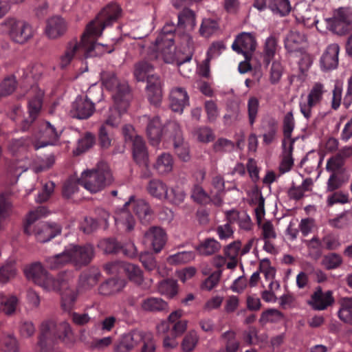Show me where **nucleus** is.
<instances>
[{
    "label": "nucleus",
    "mask_w": 352,
    "mask_h": 352,
    "mask_svg": "<svg viewBox=\"0 0 352 352\" xmlns=\"http://www.w3.org/2000/svg\"><path fill=\"white\" fill-rule=\"evenodd\" d=\"M186 197V194L184 190L180 187L176 186L171 188L170 193L168 192V197L165 199L175 205H179L184 201Z\"/></svg>",
    "instance_id": "864d4df0"
},
{
    "label": "nucleus",
    "mask_w": 352,
    "mask_h": 352,
    "mask_svg": "<svg viewBox=\"0 0 352 352\" xmlns=\"http://www.w3.org/2000/svg\"><path fill=\"white\" fill-rule=\"evenodd\" d=\"M194 258V253L192 252H180L175 254L170 255L166 261L170 265H179L189 262Z\"/></svg>",
    "instance_id": "49530a36"
},
{
    "label": "nucleus",
    "mask_w": 352,
    "mask_h": 352,
    "mask_svg": "<svg viewBox=\"0 0 352 352\" xmlns=\"http://www.w3.org/2000/svg\"><path fill=\"white\" fill-rule=\"evenodd\" d=\"M268 8L274 14L285 16L291 11V5L289 0H269Z\"/></svg>",
    "instance_id": "58836bf2"
},
{
    "label": "nucleus",
    "mask_w": 352,
    "mask_h": 352,
    "mask_svg": "<svg viewBox=\"0 0 352 352\" xmlns=\"http://www.w3.org/2000/svg\"><path fill=\"white\" fill-rule=\"evenodd\" d=\"M66 21L60 16H54L49 19L45 27L46 35L52 39L62 36L67 31Z\"/></svg>",
    "instance_id": "a878e982"
},
{
    "label": "nucleus",
    "mask_w": 352,
    "mask_h": 352,
    "mask_svg": "<svg viewBox=\"0 0 352 352\" xmlns=\"http://www.w3.org/2000/svg\"><path fill=\"white\" fill-rule=\"evenodd\" d=\"M148 99L151 103L157 105L162 99L161 80L159 77H151L146 85Z\"/></svg>",
    "instance_id": "bb28decb"
},
{
    "label": "nucleus",
    "mask_w": 352,
    "mask_h": 352,
    "mask_svg": "<svg viewBox=\"0 0 352 352\" xmlns=\"http://www.w3.org/2000/svg\"><path fill=\"white\" fill-rule=\"evenodd\" d=\"M140 261L146 270L151 272L157 268V262L154 255L148 252L141 253L140 255Z\"/></svg>",
    "instance_id": "6e6d98bb"
},
{
    "label": "nucleus",
    "mask_w": 352,
    "mask_h": 352,
    "mask_svg": "<svg viewBox=\"0 0 352 352\" xmlns=\"http://www.w3.org/2000/svg\"><path fill=\"white\" fill-rule=\"evenodd\" d=\"M99 247L107 254H119L120 244L114 239H105L99 243Z\"/></svg>",
    "instance_id": "603ef678"
},
{
    "label": "nucleus",
    "mask_w": 352,
    "mask_h": 352,
    "mask_svg": "<svg viewBox=\"0 0 352 352\" xmlns=\"http://www.w3.org/2000/svg\"><path fill=\"white\" fill-rule=\"evenodd\" d=\"M342 263V257L336 253H331L325 256L324 258V264L327 270L337 268Z\"/></svg>",
    "instance_id": "680f3d73"
},
{
    "label": "nucleus",
    "mask_w": 352,
    "mask_h": 352,
    "mask_svg": "<svg viewBox=\"0 0 352 352\" xmlns=\"http://www.w3.org/2000/svg\"><path fill=\"white\" fill-rule=\"evenodd\" d=\"M221 248L220 243L212 238L206 239L197 247V250L202 255H211L218 252Z\"/></svg>",
    "instance_id": "c9c22d12"
},
{
    "label": "nucleus",
    "mask_w": 352,
    "mask_h": 352,
    "mask_svg": "<svg viewBox=\"0 0 352 352\" xmlns=\"http://www.w3.org/2000/svg\"><path fill=\"white\" fill-rule=\"evenodd\" d=\"M231 47L234 52L242 54L245 60H250L256 48V41L252 34L242 32L236 36Z\"/></svg>",
    "instance_id": "4468645a"
},
{
    "label": "nucleus",
    "mask_w": 352,
    "mask_h": 352,
    "mask_svg": "<svg viewBox=\"0 0 352 352\" xmlns=\"http://www.w3.org/2000/svg\"><path fill=\"white\" fill-rule=\"evenodd\" d=\"M133 129L131 126H125L123 133L126 141L132 142L133 157L135 162L140 166L147 167L148 163V154L146 144L143 138L140 135L131 134Z\"/></svg>",
    "instance_id": "9d476101"
},
{
    "label": "nucleus",
    "mask_w": 352,
    "mask_h": 352,
    "mask_svg": "<svg viewBox=\"0 0 352 352\" xmlns=\"http://www.w3.org/2000/svg\"><path fill=\"white\" fill-rule=\"evenodd\" d=\"M122 268L131 281L138 285L142 283V272L138 265L129 263H122Z\"/></svg>",
    "instance_id": "e433bc0d"
},
{
    "label": "nucleus",
    "mask_w": 352,
    "mask_h": 352,
    "mask_svg": "<svg viewBox=\"0 0 352 352\" xmlns=\"http://www.w3.org/2000/svg\"><path fill=\"white\" fill-rule=\"evenodd\" d=\"M263 128L265 130L263 135V142L266 144H270L274 140L278 131V121L274 118H270L266 120V124Z\"/></svg>",
    "instance_id": "72a5a7b5"
},
{
    "label": "nucleus",
    "mask_w": 352,
    "mask_h": 352,
    "mask_svg": "<svg viewBox=\"0 0 352 352\" xmlns=\"http://www.w3.org/2000/svg\"><path fill=\"white\" fill-rule=\"evenodd\" d=\"M103 85L108 89L116 87V93L113 96L115 104L113 110L123 111L129 106L130 93L129 86L125 84H118V79L113 72H104L101 74Z\"/></svg>",
    "instance_id": "6e6552de"
},
{
    "label": "nucleus",
    "mask_w": 352,
    "mask_h": 352,
    "mask_svg": "<svg viewBox=\"0 0 352 352\" xmlns=\"http://www.w3.org/2000/svg\"><path fill=\"white\" fill-rule=\"evenodd\" d=\"M95 111V104L87 96H78L72 103L71 116L78 119H87Z\"/></svg>",
    "instance_id": "6ab92c4d"
},
{
    "label": "nucleus",
    "mask_w": 352,
    "mask_h": 352,
    "mask_svg": "<svg viewBox=\"0 0 352 352\" xmlns=\"http://www.w3.org/2000/svg\"><path fill=\"white\" fill-rule=\"evenodd\" d=\"M241 243L239 241L231 243L224 249V254L230 260L236 259L241 250Z\"/></svg>",
    "instance_id": "e2e57ef3"
},
{
    "label": "nucleus",
    "mask_w": 352,
    "mask_h": 352,
    "mask_svg": "<svg viewBox=\"0 0 352 352\" xmlns=\"http://www.w3.org/2000/svg\"><path fill=\"white\" fill-rule=\"evenodd\" d=\"M111 115L109 116L105 122L100 127L99 129V145L101 148H108L111 144V139L109 137V129L111 127L116 126L120 123V111L110 109Z\"/></svg>",
    "instance_id": "a211bd4d"
},
{
    "label": "nucleus",
    "mask_w": 352,
    "mask_h": 352,
    "mask_svg": "<svg viewBox=\"0 0 352 352\" xmlns=\"http://www.w3.org/2000/svg\"><path fill=\"white\" fill-rule=\"evenodd\" d=\"M283 66L279 61H273L270 70V81L272 84L277 83L283 74Z\"/></svg>",
    "instance_id": "69168bd1"
},
{
    "label": "nucleus",
    "mask_w": 352,
    "mask_h": 352,
    "mask_svg": "<svg viewBox=\"0 0 352 352\" xmlns=\"http://www.w3.org/2000/svg\"><path fill=\"white\" fill-rule=\"evenodd\" d=\"M247 106L249 124L253 126L258 116L259 109L258 99L254 96H251L248 99Z\"/></svg>",
    "instance_id": "de8ad7c7"
},
{
    "label": "nucleus",
    "mask_w": 352,
    "mask_h": 352,
    "mask_svg": "<svg viewBox=\"0 0 352 352\" xmlns=\"http://www.w3.org/2000/svg\"><path fill=\"white\" fill-rule=\"evenodd\" d=\"M224 340L226 352H237L240 349L241 342L236 338V333L233 331H227L222 333Z\"/></svg>",
    "instance_id": "4c0bfd02"
},
{
    "label": "nucleus",
    "mask_w": 352,
    "mask_h": 352,
    "mask_svg": "<svg viewBox=\"0 0 352 352\" xmlns=\"http://www.w3.org/2000/svg\"><path fill=\"white\" fill-rule=\"evenodd\" d=\"M191 198L192 200L199 204H208L210 199L208 193L199 184H195L191 190Z\"/></svg>",
    "instance_id": "09e8293b"
},
{
    "label": "nucleus",
    "mask_w": 352,
    "mask_h": 352,
    "mask_svg": "<svg viewBox=\"0 0 352 352\" xmlns=\"http://www.w3.org/2000/svg\"><path fill=\"white\" fill-rule=\"evenodd\" d=\"M96 143V138L90 132H86L78 141V145L75 153L80 155L91 148Z\"/></svg>",
    "instance_id": "79ce46f5"
},
{
    "label": "nucleus",
    "mask_w": 352,
    "mask_h": 352,
    "mask_svg": "<svg viewBox=\"0 0 352 352\" xmlns=\"http://www.w3.org/2000/svg\"><path fill=\"white\" fill-rule=\"evenodd\" d=\"M122 13L121 8L116 3H111L104 7L86 27L80 42L72 40L69 42L63 54L60 58V67L65 69L74 58L86 59L96 56L100 44L96 41L102 31L118 21Z\"/></svg>",
    "instance_id": "f257e3e1"
},
{
    "label": "nucleus",
    "mask_w": 352,
    "mask_h": 352,
    "mask_svg": "<svg viewBox=\"0 0 352 352\" xmlns=\"http://www.w3.org/2000/svg\"><path fill=\"white\" fill-rule=\"evenodd\" d=\"M1 349L4 352H18L19 344L12 335L5 336L1 340Z\"/></svg>",
    "instance_id": "5fc2aeb1"
},
{
    "label": "nucleus",
    "mask_w": 352,
    "mask_h": 352,
    "mask_svg": "<svg viewBox=\"0 0 352 352\" xmlns=\"http://www.w3.org/2000/svg\"><path fill=\"white\" fill-rule=\"evenodd\" d=\"M178 28H183L186 25L194 26L195 24V13L190 9H184L178 14Z\"/></svg>",
    "instance_id": "8fccbe9b"
},
{
    "label": "nucleus",
    "mask_w": 352,
    "mask_h": 352,
    "mask_svg": "<svg viewBox=\"0 0 352 352\" xmlns=\"http://www.w3.org/2000/svg\"><path fill=\"white\" fill-rule=\"evenodd\" d=\"M173 166V159L170 154L163 153L157 158L154 168L160 175H166L170 173Z\"/></svg>",
    "instance_id": "2f4dec72"
},
{
    "label": "nucleus",
    "mask_w": 352,
    "mask_h": 352,
    "mask_svg": "<svg viewBox=\"0 0 352 352\" xmlns=\"http://www.w3.org/2000/svg\"><path fill=\"white\" fill-rule=\"evenodd\" d=\"M284 44L288 52L302 53L307 45V38L305 33L292 30L286 36Z\"/></svg>",
    "instance_id": "412c9836"
},
{
    "label": "nucleus",
    "mask_w": 352,
    "mask_h": 352,
    "mask_svg": "<svg viewBox=\"0 0 352 352\" xmlns=\"http://www.w3.org/2000/svg\"><path fill=\"white\" fill-rule=\"evenodd\" d=\"M71 257V263L77 267L89 265L94 256V248L91 244L84 245H71L67 248Z\"/></svg>",
    "instance_id": "2eb2a0df"
},
{
    "label": "nucleus",
    "mask_w": 352,
    "mask_h": 352,
    "mask_svg": "<svg viewBox=\"0 0 352 352\" xmlns=\"http://www.w3.org/2000/svg\"><path fill=\"white\" fill-rule=\"evenodd\" d=\"M261 239L263 240H273L276 238L274 226L270 221L265 222L261 227Z\"/></svg>",
    "instance_id": "338daca9"
},
{
    "label": "nucleus",
    "mask_w": 352,
    "mask_h": 352,
    "mask_svg": "<svg viewBox=\"0 0 352 352\" xmlns=\"http://www.w3.org/2000/svg\"><path fill=\"white\" fill-rule=\"evenodd\" d=\"M42 107V101L40 98L35 97L28 102L29 119L23 120L21 124V129L23 131H28L33 122L37 118Z\"/></svg>",
    "instance_id": "c85d7f7f"
},
{
    "label": "nucleus",
    "mask_w": 352,
    "mask_h": 352,
    "mask_svg": "<svg viewBox=\"0 0 352 352\" xmlns=\"http://www.w3.org/2000/svg\"><path fill=\"white\" fill-rule=\"evenodd\" d=\"M146 242L150 243L153 250L160 252L166 242V234L164 230L159 227H151L144 234Z\"/></svg>",
    "instance_id": "393cba45"
},
{
    "label": "nucleus",
    "mask_w": 352,
    "mask_h": 352,
    "mask_svg": "<svg viewBox=\"0 0 352 352\" xmlns=\"http://www.w3.org/2000/svg\"><path fill=\"white\" fill-rule=\"evenodd\" d=\"M180 29L178 28V26L176 28L173 23H166L156 38L154 47L156 52L153 55L154 58H157L161 56L164 62L168 63L174 60L175 52L174 38L177 34H180Z\"/></svg>",
    "instance_id": "39448f33"
},
{
    "label": "nucleus",
    "mask_w": 352,
    "mask_h": 352,
    "mask_svg": "<svg viewBox=\"0 0 352 352\" xmlns=\"http://www.w3.org/2000/svg\"><path fill=\"white\" fill-rule=\"evenodd\" d=\"M173 129V146L176 155L184 162L190 160L189 145L184 141L182 133L179 124L176 122H170L168 125Z\"/></svg>",
    "instance_id": "aec40b11"
},
{
    "label": "nucleus",
    "mask_w": 352,
    "mask_h": 352,
    "mask_svg": "<svg viewBox=\"0 0 352 352\" xmlns=\"http://www.w3.org/2000/svg\"><path fill=\"white\" fill-rule=\"evenodd\" d=\"M219 28V24L217 21L205 19L201 25L199 32L204 37H209Z\"/></svg>",
    "instance_id": "3c124183"
},
{
    "label": "nucleus",
    "mask_w": 352,
    "mask_h": 352,
    "mask_svg": "<svg viewBox=\"0 0 352 352\" xmlns=\"http://www.w3.org/2000/svg\"><path fill=\"white\" fill-rule=\"evenodd\" d=\"M146 190L151 196L159 200H164L168 197V186L159 179H151Z\"/></svg>",
    "instance_id": "c756f323"
},
{
    "label": "nucleus",
    "mask_w": 352,
    "mask_h": 352,
    "mask_svg": "<svg viewBox=\"0 0 352 352\" xmlns=\"http://www.w3.org/2000/svg\"><path fill=\"white\" fill-rule=\"evenodd\" d=\"M17 87V81L14 76L6 77L0 83V98L12 94Z\"/></svg>",
    "instance_id": "37998d69"
},
{
    "label": "nucleus",
    "mask_w": 352,
    "mask_h": 352,
    "mask_svg": "<svg viewBox=\"0 0 352 352\" xmlns=\"http://www.w3.org/2000/svg\"><path fill=\"white\" fill-rule=\"evenodd\" d=\"M55 184L52 182H47L42 189V191L38 194L37 197V201L38 202H45L47 201L53 193L54 190Z\"/></svg>",
    "instance_id": "774afa93"
},
{
    "label": "nucleus",
    "mask_w": 352,
    "mask_h": 352,
    "mask_svg": "<svg viewBox=\"0 0 352 352\" xmlns=\"http://www.w3.org/2000/svg\"><path fill=\"white\" fill-rule=\"evenodd\" d=\"M111 173L107 166L96 169L87 170L82 173L78 184L91 193L103 190L110 183Z\"/></svg>",
    "instance_id": "0eeeda50"
},
{
    "label": "nucleus",
    "mask_w": 352,
    "mask_h": 352,
    "mask_svg": "<svg viewBox=\"0 0 352 352\" xmlns=\"http://www.w3.org/2000/svg\"><path fill=\"white\" fill-rule=\"evenodd\" d=\"M30 140L27 138H21L19 139H12L8 144V149L13 154L25 151L30 145Z\"/></svg>",
    "instance_id": "a18cd8bd"
},
{
    "label": "nucleus",
    "mask_w": 352,
    "mask_h": 352,
    "mask_svg": "<svg viewBox=\"0 0 352 352\" xmlns=\"http://www.w3.org/2000/svg\"><path fill=\"white\" fill-rule=\"evenodd\" d=\"M131 205L133 206L135 214L142 223H147L152 217L148 204L143 199L135 200L134 196H131L129 200L124 204L120 217L115 218L116 222L126 226L128 231L132 230L135 225V220L128 211V208Z\"/></svg>",
    "instance_id": "423d86ee"
},
{
    "label": "nucleus",
    "mask_w": 352,
    "mask_h": 352,
    "mask_svg": "<svg viewBox=\"0 0 352 352\" xmlns=\"http://www.w3.org/2000/svg\"><path fill=\"white\" fill-rule=\"evenodd\" d=\"M198 342V336L195 331H190L184 337L182 346L184 351L190 352L194 349Z\"/></svg>",
    "instance_id": "052dcab7"
},
{
    "label": "nucleus",
    "mask_w": 352,
    "mask_h": 352,
    "mask_svg": "<svg viewBox=\"0 0 352 352\" xmlns=\"http://www.w3.org/2000/svg\"><path fill=\"white\" fill-rule=\"evenodd\" d=\"M294 128V118L292 111L286 113L283 118V135L285 139H289Z\"/></svg>",
    "instance_id": "bf43d9fd"
},
{
    "label": "nucleus",
    "mask_w": 352,
    "mask_h": 352,
    "mask_svg": "<svg viewBox=\"0 0 352 352\" xmlns=\"http://www.w3.org/2000/svg\"><path fill=\"white\" fill-rule=\"evenodd\" d=\"M325 92L324 85L322 83L315 82L309 91L307 100L300 102V112L307 120L312 116L313 108L321 103Z\"/></svg>",
    "instance_id": "9b49d317"
},
{
    "label": "nucleus",
    "mask_w": 352,
    "mask_h": 352,
    "mask_svg": "<svg viewBox=\"0 0 352 352\" xmlns=\"http://www.w3.org/2000/svg\"><path fill=\"white\" fill-rule=\"evenodd\" d=\"M328 30L338 35H344L349 30V25L334 18H329L326 20Z\"/></svg>",
    "instance_id": "c03bdc74"
},
{
    "label": "nucleus",
    "mask_w": 352,
    "mask_h": 352,
    "mask_svg": "<svg viewBox=\"0 0 352 352\" xmlns=\"http://www.w3.org/2000/svg\"><path fill=\"white\" fill-rule=\"evenodd\" d=\"M144 339V332L133 330L124 334L114 346L116 352H129Z\"/></svg>",
    "instance_id": "4be33fe9"
},
{
    "label": "nucleus",
    "mask_w": 352,
    "mask_h": 352,
    "mask_svg": "<svg viewBox=\"0 0 352 352\" xmlns=\"http://www.w3.org/2000/svg\"><path fill=\"white\" fill-rule=\"evenodd\" d=\"M48 213L44 206H39L32 210L27 216L23 232L28 234H34L36 239L41 243H46L60 234L62 227L56 223L40 222L34 226V222L38 219L45 217Z\"/></svg>",
    "instance_id": "7ed1b4c3"
},
{
    "label": "nucleus",
    "mask_w": 352,
    "mask_h": 352,
    "mask_svg": "<svg viewBox=\"0 0 352 352\" xmlns=\"http://www.w3.org/2000/svg\"><path fill=\"white\" fill-rule=\"evenodd\" d=\"M71 332L69 324L63 321L56 323L53 320L42 322L38 346L40 352H51L58 340H63Z\"/></svg>",
    "instance_id": "20e7f679"
},
{
    "label": "nucleus",
    "mask_w": 352,
    "mask_h": 352,
    "mask_svg": "<svg viewBox=\"0 0 352 352\" xmlns=\"http://www.w3.org/2000/svg\"><path fill=\"white\" fill-rule=\"evenodd\" d=\"M334 302L333 292L331 290L323 291L320 286L315 288L308 300V305L315 311L326 310Z\"/></svg>",
    "instance_id": "dca6fc26"
},
{
    "label": "nucleus",
    "mask_w": 352,
    "mask_h": 352,
    "mask_svg": "<svg viewBox=\"0 0 352 352\" xmlns=\"http://www.w3.org/2000/svg\"><path fill=\"white\" fill-rule=\"evenodd\" d=\"M1 25L10 38L18 44H24L31 39L34 34L32 26L28 22L15 18H7Z\"/></svg>",
    "instance_id": "1a4fd4ad"
},
{
    "label": "nucleus",
    "mask_w": 352,
    "mask_h": 352,
    "mask_svg": "<svg viewBox=\"0 0 352 352\" xmlns=\"http://www.w3.org/2000/svg\"><path fill=\"white\" fill-rule=\"evenodd\" d=\"M183 311L178 309L173 311L168 316V320L162 322L157 326L158 332L169 331L171 335L177 337L182 336L187 328V320L181 319Z\"/></svg>",
    "instance_id": "ddd939ff"
},
{
    "label": "nucleus",
    "mask_w": 352,
    "mask_h": 352,
    "mask_svg": "<svg viewBox=\"0 0 352 352\" xmlns=\"http://www.w3.org/2000/svg\"><path fill=\"white\" fill-rule=\"evenodd\" d=\"M141 308L148 312H159L168 309V303L160 298L148 297L142 300Z\"/></svg>",
    "instance_id": "7c9ffc66"
},
{
    "label": "nucleus",
    "mask_w": 352,
    "mask_h": 352,
    "mask_svg": "<svg viewBox=\"0 0 352 352\" xmlns=\"http://www.w3.org/2000/svg\"><path fill=\"white\" fill-rule=\"evenodd\" d=\"M158 291L163 295L173 298L177 294L178 292L177 283L173 279L163 280L159 284Z\"/></svg>",
    "instance_id": "a19ab883"
},
{
    "label": "nucleus",
    "mask_w": 352,
    "mask_h": 352,
    "mask_svg": "<svg viewBox=\"0 0 352 352\" xmlns=\"http://www.w3.org/2000/svg\"><path fill=\"white\" fill-rule=\"evenodd\" d=\"M153 70L154 67L151 63L142 60L135 64L133 74L137 80L144 82L146 80L148 82L151 77H159L153 74Z\"/></svg>",
    "instance_id": "cd10ccee"
},
{
    "label": "nucleus",
    "mask_w": 352,
    "mask_h": 352,
    "mask_svg": "<svg viewBox=\"0 0 352 352\" xmlns=\"http://www.w3.org/2000/svg\"><path fill=\"white\" fill-rule=\"evenodd\" d=\"M226 49V45L221 41L214 42L211 44L207 51V58L212 60L219 56Z\"/></svg>",
    "instance_id": "0e129e2a"
},
{
    "label": "nucleus",
    "mask_w": 352,
    "mask_h": 352,
    "mask_svg": "<svg viewBox=\"0 0 352 352\" xmlns=\"http://www.w3.org/2000/svg\"><path fill=\"white\" fill-rule=\"evenodd\" d=\"M170 107L172 111L182 113L185 107L189 104L187 91L182 87H174L169 95Z\"/></svg>",
    "instance_id": "5701e85b"
},
{
    "label": "nucleus",
    "mask_w": 352,
    "mask_h": 352,
    "mask_svg": "<svg viewBox=\"0 0 352 352\" xmlns=\"http://www.w3.org/2000/svg\"><path fill=\"white\" fill-rule=\"evenodd\" d=\"M25 274L28 279L32 280L45 291L65 290L61 297L62 307L65 311L72 309L76 300L78 292L71 289L70 273L62 272L54 277L47 272L41 263L36 262L27 267L25 269Z\"/></svg>",
    "instance_id": "f03ea898"
},
{
    "label": "nucleus",
    "mask_w": 352,
    "mask_h": 352,
    "mask_svg": "<svg viewBox=\"0 0 352 352\" xmlns=\"http://www.w3.org/2000/svg\"><path fill=\"white\" fill-rule=\"evenodd\" d=\"M221 276V271L217 270L212 272L208 278L201 283V287L202 289L210 291L214 288L219 283L220 277Z\"/></svg>",
    "instance_id": "4d7b16f0"
},
{
    "label": "nucleus",
    "mask_w": 352,
    "mask_h": 352,
    "mask_svg": "<svg viewBox=\"0 0 352 352\" xmlns=\"http://www.w3.org/2000/svg\"><path fill=\"white\" fill-rule=\"evenodd\" d=\"M278 47V40L274 35L269 36L265 43L263 50V61L266 66L269 65L274 58Z\"/></svg>",
    "instance_id": "f704fd0d"
},
{
    "label": "nucleus",
    "mask_w": 352,
    "mask_h": 352,
    "mask_svg": "<svg viewBox=\"0 0 352 352\" xmlns=\"http://www.w3.org/2000/svg\"><path fill=\"white\" fill-rule=\"evenodd\" d=\"M140 120L146 123V135L150 144L153 146H157L160 144L162 136L166 130H170L173 131L171 128L168 127L169 123L173 121L168 122L166 124L163 125L160 117H150L146 115L142 116L140 118Z\"/></svg>",
    "instance_id": "f8f14e48"
},
{
    "label": "nucleus",
    "mask_w": 352,
    "mask_h": 352,
    "mask_svg": "<svg viewBox=\"0 0 352 352\" xmlns=\"http://www.w3.org/2000/svg\"><path fill=\"white\" fill-rule=\"evenodd\" d=\"M45 262L50 269L56 270L71 263V257H69L68 250L66 248L63 252L47 257L45 259Z\"/></svg>",
    "instance_id": "473e14b6"
},
{
    "label": "nucleus",
    "mask_w": 352,
    "mask_h": 352,
    "mask_svg": "<svg viewBox=\"0 0 352 352\" xmlns=\"http://www.w3.org/2000/svg\"><path fill=\"white\" fill-rule=\"evenodd\" d=\"M340 47L337 43L327 46L320 58V66L322 70L328 71L337 68L338 65V54Z\"/></svg>",
    "instance_id": "b1692460"
},
{
    "label": "nucleus",
    "mask_w": 352,
    "mask_h": 352,
    "mask_svg": "<svg viewBox=\"0 0 352 352\" xmlns=\"http://www.w3.org/2000/svg\"><path fill=\"white\" fill-rule=\"evenodd\" d=\"M60 134L61 131H58L50 122H42L40 126L39 140L33 144L34 150L56 144L59 140Z\"/></svg>",
    "instance_id": "f3484780"
},
{
    "label": "nucleus",
    "mask_w": 352,
    "mask_h": 352,
    "mask_svg": "<svg viewBox=\"0 0 352 352\" xmlns=\"http://www.w3.org/2000/svg\"><path fill=\"white\" fill-rule=\"evenodd\" d=\"M16 274V268L14 263H9L0 268V283H4Z\"/></svg>",
    "instance_id": "13d9d810"
},
{
    "label": "nucleus",
    "mask_w": 352,
    "mask_h": 352,
    "mask_svg": "<svg viewBox=\"0 0 352 352\" xmlns=\"http://www.w3.org/2000/svg\"><path fill=\"white\" fill-rule=\"evenodd\" d=\"M17 305L18 299L16 296L0 294V309H2L6 315L14 314Z\"/></svg>",
    "instance_id": "ea45409f"
}]
</instances>
